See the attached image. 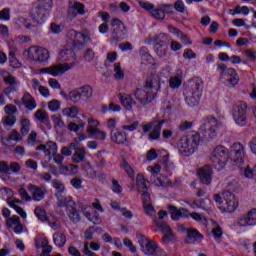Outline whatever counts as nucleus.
Masks as SVG:
<instances>
[{"mask_svg": "<svg viewBox=\"0 0 256 256\" xmlns=\"http://www.w3.org/2000/svg\"><path fill=\"white\" fill-rule=\"evenodd\" d=\"M223 129V122L213 116H206L200 120L198 132L188 136H182L177 143V149L183 157H190L197 147L201 139H215Z\"/></svg>", "mask_w": 256, "mask_h": 256, "instance_id": "nucleus-1", "label": "nucleus"}, {"mask_svg": "<svg viewBox=\"0 0 256 256\" xmlns=\"http://www.w3.org/2000/svg\"><path fill=\"white\" fill-rule=\"evenodd\" d=\"M121 167L124 169L125 173H127L128 177L132 179L134 187L137 189L138 193L142 195V203L146 215L153 217L156 211L153 204H151V197L149 196L147 184L145 183V176H143V174H138L136 178H134L133 175H135V172L133 171V168L127 164V162L122 163Z\"/></svg>", "mask_w": 256, "mask_h": 256, "instance_id": "nucleus-2", "label": "nucleus"}, {"mask_svg": "<svg viewBox=\"0 0 256 256\" xmlns=\"http://www.w3.org/2000/svg\"><path fill=\"white\" fill-rule=\"evenodd\" d=\"M148 89H154V91L161 90V78L158 75H152L146 81V86L144 88L136 90L134 94H132L137 101L140 103H151L153 101V94L148 91Z\"/></svg>", "mask_w": 256, "mask_h": 256, "instance_id": "nucleus-3", "label": "nucleus"}, {"mask_svg": "<svg viewBox=\"0 0 256 256\" xmlns=\"http://www.w3.org/2000/svg\"><path fill=\"white\" fill-rule=\"evenodd\" d=\"M210 161L217 171H223L226 165L231 167V152L227 147L218 145L210 151Z\"/></svg>", "mask_w": 256, "mask_h": 256, "instance_id": "nucleus-4", "label": "nucleus"}, {"mask_svg": "<svg viewBox=\"0 0 256 256\" xmlns=\"http://www.w3.org/2000/svg\"><path fill=\"white\" fill-rule=\"evenodd\" d=\"M81 114L77 106H68L62 109V115L66 117V119H76V122L68 123L67 128L71 133H83V131H85L87 123L81 120Z\"/></svg>", "mask_w": 256, "mask_h": 256, "instance_id": "nucleus-5", "label": "nucleus"}, {"mask_svg": "<svg viewBox=\"0 0 256 256\" xmlns=\"http://www.w3.org/2000/svg\"><path fill=\"white\" fill-rule=\"evenodd\" d=\"M214 201L221 213H233L239 207L237 197L231 192H223L221 195L215 194Z\"/></svg>", "mask_w": 256, "mask_h": 256, "instance_id": "nucleus-6", "label": "nucleus"}, {"mask_svg": "<svg viewBox=\"0 0 256 256\" xmlns=\"http://www.w3.org/2000/svg\"><path fill=\"white\" fill-rule=\"evenodd\" d=\"M61 98L72 103H81L82 101H89L93 97V88L91 86H83L76 90H72L69 94L60 92Z\"/></svg>", "mask_w": 256, "mask_h": 256, "instance_id": "nucleus-7", "label": "nucleus"}, {"mask_svg": "<svg viewBox=\"0 0 256 256\" xmlns=\"http://www.w3.org/2000/svg\"><path fill=\"white\" fill-rule=\"evenodd\" d=\"M217 72L219 73L220 81L226 87L233 88L236 85H239V74L235 68H229L225 64H219L217 66Z\"/></svg>", "mask_w": 256, "mask_h": 256, "instance_id": "nucleus-8", "label": "nucleus"}, {"mask_svg": "<svg viewBox=\"0 0 256 256\" xmlns=\"http://www.w3.org/2000/svg\"><path fill=\"white\" fill-rule=\"evenodd\" d=\"M36 151H43V153H45V159H47L48 162L53 159L56 165H62L63 161L65 160L61 154H57L59 149L57 148V143L55 142H48L45 145H40L36 147Z\"/></svg>", "mask_w": 256, "mask_h": 256, "instance_id": "nucleus-9", "label": "nucleus"}, {"mask_svg": "<svg viewBox=\"0 0 256 256\" xmlns=\"http://www.w3.org/2000/svg\"><path fill=\"white\" fill-rule=\"evenodd\" d=\"M203 91V82L197 80L192 86L191 90L186 91L185 93V102L188 107H197L199 101H201V92Z\"/></svg>", "mask_w": 256, "mask_h": 256, "instance_id": "nucleus-10", "label": "nucleus"}, {"mask_svg": "<svg viewBox=\"0 0 256 256\" xmlns=\"http://www.w3.org/2000/svg\"><path fill=\"white\" fill-rule=\"evenodd\" d=\"M232 119L238 127L247 125V103L237 102L231 110Z\"/></svg>", "mask_w": 256, "mask_h": 256, "instance_id": "nucleus-11", "label": "nucleus"}, {"mask_svg": "<svg viewBox=\"0 0 256 256\" xmlns=\"http://www.w3.org/2000/svg\"><path fill=\"white\" fill-rule=\"evenodd\" d=\"M136 238L140 245V250L144 255L155 256V253L159 251L160 247L154 240H151L142 234H137Z\"/></svg>", "mask_w": 256, "mask_h": 256, "instance_id": "nucleus-12", "label": "nucleus"}, {"mask_svg": "<svg viewBox=\"0 0 256 256\" xmlns=\"http://www.w3.org/2000/svg\"><path fill=\"white\" fill-rule=\"evenodd\" d=\"M75 67V62L70 64H56L53 66H49L46 68H42L39 70V75H51L52 77H61V75H65L69 69H73Z\"/></svg>", "mask_w": 256, "mask_h": 256, "instance_id": "nucleus-13", "label": "nucleus"}, {"mask_svg": "<svg viewBox=\"0 0 256 256\" xmlns=\"http://www.w3.org/2000/svg\"><path fill=\"white\" fill-rule=\"evenodd\" d=\"M230 151L233 157L230 156V167H241L245 163V147L237 142L231 145Z\"/></svg>", "mask_w": 256, "mask_h": 256, "instance_id": "nucleus-14", "label": "nucleus"}, {"mask_svg": "<svg viewBox=\"0 0 256 256\" xmlns=\"http://www.w3.org/2000/svg\"><path fill=\"white\" fill-rule=\"evenodd\" d=\"M163 123H165V120H153L152 122L144 124L142 126V130L144 133H150L149 139L151 141H155L161 137V129L163 127Z\"/></svg>", "mask_w": 256, "mask_h": 256, "instance_id": "nucleus-15", "label": "nucleus"}, {"mask_svg": "<svg viewBox=\"0 0 256 256\" xmlns=\"http://www.w3.org/2000/svg\"><path fill=\"white\" fill-rule=\"evenodd\" d=\"M111 27L113 29L111 34L112 41H123V39H127V28H125V24L121 22L119 19H113L111 22Z\"/></svg>", "mask_w": 256, "mask_h": 256, "instance_id": "nucleus-16", "label": "nucleus"}, {"mask_svg": "<svg viewBox=\"0 0 256 256\" xmlns=\"http://www.w3.org/2000/svg\"><path fill=\"white\" fill-rule=\"evenodd\" d=\"M147 171L152 174V177L150 179L151 183H153L157 187H167V185H171V181H169V178L165 176H159L158 178H155L157 173L161 171V166L159 164H155L154 166H148Z\"/></svg>", "mask_w": 256, "mask_h": 256, "instance_id": "nucleus-17", "label": "nucleus"}, {"mask_svg": "<svg viewBox=\"0 0 256 256\" xmlns=\"http://www.w3.org/2000/svg\"><path fill=\"white\" fill-rule=\"evenodd\" d=\"M65 205L64 207H66V215L68 217V219L72 222V223H79V221H81V214H79V211H77V208H75V201H73V198H71V196H67V198H65Z\"/></svg>", "mask_w": 256, "mask_h": 256, "instance_id": "nucleus-18", "label": "nucleus"}, {"mask_svg": "<svg viewBox=\"0 0 256 256\" xmlns=\"http://www.w3.org/2000/svg\"><path fill=\"white\" fill-rule=\"evenodd\" d=\"M92 208L94 209V213L91 214V212L84 210V215L88 220L91 221V223H94V225H101V216L97 214V211L99 213H103V207H101V202H99L98 199L95 200L94 203H92ZM89 207V209H92Z\"/></svg>", "mask_w": 256, "mask_h": 256, "instance_id": "nucleus-19", "label": "nucleus"}, {"mask_svg": "<svg viewBox=\"0 0 256 256\" xmlns=\"http://www.w3.org/2000/svg\"><path fill=\"white\" fill-rule=\"evenodd\" d=\"M53 189L56 190V199L58 201V207H65V202L67 199V196L63 195L67 190L65 189V184L62 183L61 181L55 179L51 183Z\"/></svg>", "mask_w": 256, "mask_h": 256, "instance_id": "nucleus-20", "label": "nucleus"}, {"mask_svg": "<svg viewBox=\"0 0 256 256\" xmlns=\"http://www.w3.org/2000/svg\"><path fill=\"white\" fill-rule=\"evenodd\" d=\"M239 227H253L256 225V208H252L247 214L238 219Z\"/></svg>", "mask_w": 256, "mask_h": 256, "instance_id": "nucleus-21", "label": "nucleus"}, {"mask_svg": "<svg viewBox=\"0 0 256 256\" xmlns=\"http://www.w3.org/2000/svg\"><path fill=\"white\" fill-rule=\"evenodd\" d=\"M81 119H86L88 126L86 128V133L88 135V137H93V133H95V131L99 130V127H101V122H99L98 119L94 118L91 115H87V114H80Z\"/></svg>", "mask_w": 256, "mask_h": 256, "instance_id": "nucleus-22", "label": "nucleus"}, {"mask_svg": "<svg viewBox=\"0 0 256 256\" xmlns=\"http://www.w3.org/2000/svg\"><path fill=\"white\" fill-rule=\"evenodd\" d=\"M77 51V44L73 46H65L58 54V61H75V52Z\"/></svg>", "mask_w": 256, "mask_h": 256, "instance_id": "nucleus-23", "label": "nucleus"}, {"mask_svg": "<svg viewBox=\"0 0 256 256\" xmlns=\"http://www.w3.org/2000/svg\"><path fill=\"white\" fill-rule=\"evenodd\" d=\"M139 5L142 9H145V11H148V13H150L152 17H154V19H159V20L165 19V11H163V9L155 8V6H153V4L149 2L140 1Z\"/></svg>", "mask_w": 256, "mask_h": 256, "instance_id": "nucleus-24", "label": "nucleus"}, {"mask_svg": "<svg viewBox=\"0 0 256 256\" xmlns=\"http://www.w3.org/2000/svg\"><path fill=\"white\" fill-rule=\"evenodd\" d=\"M154 224L156 225L157 229L163 233L162 243L164 245H169L171 241H173V233H171V227H169L166 223H159V220H154Z\"/></svg>", "mask_w": 256, "mask_h": 256, "instance_id": "nucleus-25", "label": "nucleus"}, {"mask_svg": "<svg viewBox=\"0 0 256 256\" xmlns=\"http://www.w3.org/2000/svg\"><path fill=\"white\" fill-rule=\"evenodd\" d=\"M198 177L204 185H211V180L213 178V170L209 166H204L198 169Z\"/></svg>", "mask_w": 256, "mask_h": 256, "instance_id": "nucleus-26", "label": "nucleus"}, {"mask_svg": "<svg viewBox=\"0 0 256 256\" xmlns=\"http://www.w3.org/2000/svg\"><path fill=\"white\" fill-rule=\"evenodd\" d=\"M168 211L171 213L172 221H179V219H189V210L185 208L177 209L175 206H168Z\"/></svg>", "mask_w": 256, "mask_h": 256, "instance_id": "nucleus-27", "label": "nucleus"}, {"mask_svg": "<svg viewBox=\"0 0 256 256\" xmlns=\"http://www.w3.org/2000/svg\"><path fill=\"white\" fill-rule=\"evenodd\" d=\"M183 85V70L176 69L175 73L169 78L170 89H179Z\"/></svg>", "mask_w": 256, "mask_h": 256, "instance_id": "nucleus-28", "label": "nucleus"}, {"mask_svg": "<svg viewBox=\"0 0 256 256\" xmlns=\"http://www.w3.org/2000/svg\"><path fill=\"white\" fill-rule=\"evenodd\" d=\"M85 13V6L75 0H70L68 7L69 17H75L76 15H83Z\"/></svg>", "mask_w": 256, "mask_h": 256, "instance_id": "nucleus-29", "label": "nucleus"}, {"mask_svg": "<svg viewBox=\"0 0 256 256\" xmlns=\"http://www.w3.org/2000/svg\"><path fill=\"white\" fill-rule=\"evenodd\" d=\"M110 139L113 143H117V145H125L127 143V134L121 131V129L116 128L110 132Z\"/></svg>", "mask_w": 256, "mask_h": 256, "instance_id": "nucleus-30", "label": "nucleus"}, {"mask_svg": "<svg viewBox=\"0 0 256 256\" xmlns=\"http://www.w3.org/2000/svg\"><path fill=\"white\" fill-rule=\"evenodd\" d=\"M6 225L9 229H14V233L17 235H21L23 233V224H21V220L19 216H12L6 220Z\"/></svg>", "mask_w": 256, "mask_h": 256, "instance_id": "nucleus-31", "label": "nucleus"}, {"mask_svg": "<svg viewBox=\"0 0 256 256\" xmlns=\"http://www.w3.org/2000/svg\"><path fill=\"white\" fill-rule=\"evenodd\" d=\"M133 94H118V99L124 107L125 111H132L133 105H135V101L133 100Z\"/></svg>", "mask_w": 256, "mask_h": 256, "instance_id": "nucleus-32", "label": "nucleus"}, {"mask_svg": "<svg viewBox=\"0 0 256 256\" xmlns=\"http://www.w3.org/2000/svg\"><path fill=\"white\" fill-rule=\"evenodd\" d=\"M69 35L71 37H74L75 41H79V39H82V41H84V43H89L91 42V37H92V33L91 31L88 30H84L82 32H77L75 30H71L69 32Z\"/></svg>", "mask_w": 256, "mask_h": 256, "instance_id": "nucleus-33", "label": "nucleus"}, {"mask_svg": "<svg viewBox=\"0 0 256 256\" xmlns=\"http://www.w3.org/2000/svg\"><path fill=\"white\" fill-rule=\"evenodd\" d=\"M187 233L185 243L192 245L193 243H197V241H203V236L197 229H188Z\"/></svg>", "mask_w": 256, "mask_h": 256, "instance_id": "nucleus-34", "label": "nucleus"}, {"mask_svg": "<svg viewBox=\"0 0 256 256\" xmlns=\"http://www.w3.org/2000/svg\"><path fill=\"white\" fill-rule=\"evenodd\" d=\"M28 191L30 192V195H32V199H34V201H41L45 197V191L43 188H39L33 184L28 186Z\"/></svg>", "mask_w": 256, "mask_h": 256, "instance_id": "nucleus-35", "label": "nucleus"}, {"mask_svg": "<svg viewBox=\"0 0 256 256\" xmlns=\"http://www.w3.org/2000/svg\"><path fill=\"white\" fill-rule=\"evenodd\" d=\"M34 117L36 121L39 123H44L45 126L48 127V129H51V121H49V115L45 110L39 109L34 113Z\"/></svg>", "mask_w": 256, "mask_h": 256, "instance_id": "nucleus-36", "label": "nucleus"}, {"mask_svg": "<svg viewBox=\"0 0 256 256\" xmlns=\"http://www.w3.org/2000/svg\"><path fill=\"white\" fill-rule=\"evenodd\" d=\"M168 31L169 33L174 35V37H178L179 39H181V41H183V43H185L186 45H191V41H189V38L186 35H183V33L181 32V30H179V28L169 25Z\"/></svg>", "mask_w": 256, "mask_h": 256, "instance_id": "nucleus-37", "label": "nucleus"}, {"mask_svg": "<svg viewBox=\"0 0 256 256\" xmlns=\"http://www.w3.org/2000/svg\"><path fill=\"white\" fill-rule=\"evenodd\" d=\"M22 103L28 111H33L34 109H37V102L35 101V98L31 96V94H25L22 98Z\"/></svg>", "mask_w": 256, "mask_h": 256, "instance_id": "nucleus-38", "label": "nucleus"}, {"mask_svg": "<svg viewBox=\"0 0 256 256\" xmlns=\"http://www.w3.org/2000/svg\"><path fill=\"white\" fill-rule=\"evenodd\" d=\"M74 151L75 152L71 157L72 163H81V161L85 160V155H86L85 148L76 146Z\"/></svg>", "mask_w": 256, "mask_h": 256, "instance_id": "nucleus-39", "label": "nucleus"}, {"mask_svg": "<svg viewBox=\"0 0 256 256\" xmlns=\"http://www.w3.org/2000/svg\"><path fill=\"white\" fill-rule=\"evenodd\" d=\"M138 128H139V121L131 120L129 118H126L125 124L121 126V129L123 131H128V133H133V131H137Z\"/></svg>", "mask_w": 256, "mask_h": 256, "instance_id": "nucleus-40", "label": "nucleus"}, {"mask_svg": "<svg viewBox=\"0 0 256 256\" xmlns=\"http://www.w3.org/2000/svg\"><path fill=\"white\" fill-rule=\"evenodd\" d=\"M92 251H99L101 249V245L97 242H91L89 243H85L84 244V248H83V253L87 256H97V254L91 252Z\"/></svg>", "mask_w": 256, "mask_h": 256, "instance_id": "nucleus-41", "label": "nucleus"}, {"mask_svg": "<svg viewBox=\"0 0 256 256\" xmlns=\"http://www.w3.org/2000/svg\"><path fill=\"white\" fill-rule=\"evenodd\" d=\"M155 47H167L169 43V35L160 33L154 38Z\"/></svg>", "mask_w": 256, "mask_h": 256, "instance_id": "nucleus-42", "label": "nucleus"}, {"mask_svg": "<svg viewBox=\"0 0 256 256\" xmlns=\"http://www.w3.org/2000/svg\"><path fill=\"white\" fill-rule=\"evenodd\" d=\"M17 203H20V201L14 198L11 202H8V205L14 209V211H16V213L20 215L22 219H27V212H25L21 206L17 205Z\"/></svg>", "mask_w": 256, "mask_h": 256, "instance_id": "nucleus-43", "label": "nucleus"}, {"mask_svg": "<svg viewBox=\"0 0 256 256\" xmlns=\"http://www.w3.org/2000/svg\"><path fill=\"white\" fill-rule=\"evenodd\" d=\"M21 139V134L17 131H12V133L7 138H2V143L6 147H11V141H19Z\"/></svg>", "mask_w": 256, "mask_h": 256, "instance_id": "nucleus-44", "label": "nucleus"}, {"mask_svg": "<svg viewBox=\"0 0 256 256\" xmlns=\"http://www.w3.org/2000/svg\"><path fill=\"white\" fill-rule=\"evenodd\" d=\"M53 241L56 247H64L65 243H67V237L65 234L58 232L53 235Z\"/></svg>", "mask_w": 256, "mask_h": 256, "instance_id": "nucleus-45", "label": "nucleus"}, {"mask_svg": "<svg viewBox=\"0 0 256 256\" xmlns=\"http://www.w3.org/2000/svg\"><path fill=\"white\" fill-rule=\"evenodd\" d=\"M39 49V46H31L30 48H28V50L26 51V55L28 59H30V61H38Z\"/></svg>", "mask_w": 256, "mask_h": 256, "instance_id": "nucleus-46", "label": "nucleus"}, {"mask_svg": "<svg viewBox=\"0 0 256 256\" xmlns=\"http://www.w3.org/2000/svg\"><path fill=\"white\" fill-rule=\"evenodd\" d=\"M210 205H211V200L206 198V199L201 200V201L193 202L191 204V207L193 209H203L204 211H207V209H209Z\"/></svg>", "mask_w": 256, "mask_h": 256, "instance_id": "nucleus-47", "label": "nucleus"}, {"mask_svg": "<svg viewBox=\"0 0 256 256\" xmlns=\"http://www.w3.org/2000/svg\"><path fill=\"white\" fill-rule=\"evenodd\" d=\"M51 57V54L49 53V50L40 47L38 51V60L39 63H47L49 61V58Z\"/></svg>", "mask_w": 256, "mask_h": 256, "instance_id": "nucleus-48", "label": "nucleus"}, {"mask_svg": "<svg viewBox=\"0 0 256 256\" xmlns=\"http://www.w3.org/2000/svg\"><path fill=\"white\" fill-rule=\"evenodd\" d=\"M79 167L77 165L70 164L68 166H61L62 175H75L78 171Z\"/></svg>", "mask_w": 256, "mask_h": 256, "instance_id": "nucleus-49", "label": "nucleus"}, {"mask_svg": "<svg viewBox=\"0 0 256 256\" xmlns=\"http://www.w3.org/2000/svg\"><path fill=\"white\" fill-rule=\"evenodd\" d=\"M46 223H48L49 227L51 229H54V231H57L61 229V221L55 217V215L48 216V220H46Z\"/></svg>", "mask_w": 256, "mask_h": 256, "instance_id": "nucleus-50", "label": "nucleus"}, {"mask_svg": "<svg viewBox=\"0 0 256 256\" xmlns=\"http://www.w3.org/2000/svg\"><path fill=\"white\" fill-rule=\"evenodd\" d=\"M34 215L37 217V219H39V221H42L43 223L47 222L49 219L47 212L41 206H37L35 208Z\"/></svg>", "mask_w": 256, "mask_h": 256, "instance_id": "nucleus-51", "label": "nucleus"}, {"mask_svg": "<svg viewBox=\"0 0 256 256\" xmlns=\"http://www.w3.org/2000/svg\"><path fill=\"white\" fill-rule=\"evenodd\" d=\"M240 173L243 177H246V179H256V165L253 169H251L250 167L241 169Z\"/></svg>", "mask_w": 256, "mask_h": 256, "instance_id": "nucleus-52", "label": "nucleus"}, {"mask_svg": "<svg viewBox=\"0 0 256 256\" xmlns=\"http://www.w3.org/2000/svg\"><path fill=\"white\" fill-rule=\"evenodd\" d=\"M11 175V169L5 162H0V177L4 181H7V177Z\"/></svg>", "mask_w": 256, "mask_h": 256, "instance_id": "nucleus-53", "label": "nucleus"}, {"mask_svg": "<svg viewBox=\"0 0 256 256\" xmlns=\"http://www.w3.org/2000/svg\"><path fill=\"white\" fill-rule=\"evenodd\" d=\"M38 5L41 12L46 11L49 13L53 9V0H38Z\"/></svg>", "mask_w": 256, "mask_h": 256, "instance_id": "nucleus-54", "label": "nucleus"}, {"mask_svg": "<svg viewBox=\"0 0 256 256\" xmlns=\"http://www.w3.org/2000/svg\"><path fill=\"white\" fill-rule=\"evenodd\" d=\"M0 74L2 75V77H4L5 85H9L10 87H14V85H17V81L15 80V77L11 75L5 76L7 74V71L1 70Z\"/></svg>", "mask_w": 256, "mask_h": 256, "instance_id": "nucleus-55", "label": "nucleus"}, {"mask_svg": "<svg viewBox=\"0 0 256 256\" xmlns=\"http://www.w3.org/2000/svg\"><path fill=\"white\" fill-rule=\"evenodd\" d=\"M189 217L193 219V221H196L197 223H202V225H207V218L203 216L202 214H199L197 212H189Z\"/></svg>", "mask_w": 256, "mask_h": 256, "instance_id": "nucleus-56", "label": "nucleus"}, {"mask_svg": "<svg viewBox=\"0 0 256 256\" xmlns=\"http://www.w3.org/2000/svg\"><path fill=\"white\" fill-rule=\"evenodd\" d=\"M31 129V121L29 119H22L20 122V131L22 135H27Z\"/></svg>", "mask_w": 256, "mask_h": 256, "instance_id": "nucleus-57", "label": "nucleus"}, {"mask_svg": "<svg viewBox=\"0 0 256 256\" xmlns=\"http://www.w3.org/2000/svg\"><path fill=\"white\" fill-rule=\"evenodd\" d=\"M114 78L118 81L125 79V72H123V69H121V64L119 63L114 64Z\"/></svg>", "mask_w": 256, "mask_h": 256, "instance_id": "nucleus-58", "label": "nucleus"}, {"mask_svg": "<svg viewBox=\"0 0 256 256\" xmlns=\"http://www.w3.org/2000/svg\"><path fill=\"white\" fill-rule=\"evenodd\" d=\"M48 109L52 113H57V111H59V109H61V102L59 100H55V99L51 100L50 102H48Z\"/></svg>", "mask_w": 256, "mask_h": 256, "instance_id": "nucleus-59", "label": "nucleus"}, {"mask_svg": "<svg viewBox=\"0 0 256 256\" xmlns=\"http://www.w3.org/2000/svg\"><path fill=\"white\" fill-rule=\"evenodd\" d=\"M9 62L11 67L14 69H19L21 67V63L15 58V51H10L9 52Z\"/></svg>", "mask_w": 256, "mask_h": 256, "instance_id": "nucleus-60", "label": "nucleus"}, {"mask_svg": "<svg viewBox=\"0 0 256 256\" xmlns=\"http://www.w3.org/2000/svg\"><path fill=\"white\" fill-rule=\"evenodd\" d=\"M87 140V134H81L80 136L74 138V142L70 143V149H75V147H79L82 141Z\"/></svg>", "mask_w": 256, "mask_h": 256, "instance_id": "nucleus-61", "label": "nucleus"}, {"mask_svg": "<svg viewBox=\"0 0 256 256\" xmlns=\"http://www.w3.org/2000/svg\"><path fill=\"white\" fill-rule=\"evenodd\" d=\"M4 125H6L7 127H13V125H15V123H17V117H15V115H6L3 119H2Z\"/></svg>", "mask_w": 256, "mask_h": 256, "instance_id": "nucleus-62", "label": "nucleus"}, {"mask_svg": "<svg viewBox=\"0 0 256 256\" xmlns=\"http://www.w3.org/2000/svg\"><path fill=\"white\" fill-rule=\"evenodd\" d=\"M11 19V9L4 8L0 10V21H9Z\"/></svg>", "mask_w": 256, "mask_h": 256, "instance_id": "nucleus-63", "label": "nucleus"}, {"mask_svg": "<svg viewBox=\"0 0 256 256\" xmlns=\"http://www.w3.org/2000/svg\"><path fill=\"white\" fill-rule=\"evenodd\" d=\"M243 55H245V57L247 59H249L250 61H256V51L255 50H244L243 51Z\"/></svg>", "mask_w": 256, "mask_h": 256, "instance_id": "nucleus-64", "label": "nucleus"}]
</instances>
